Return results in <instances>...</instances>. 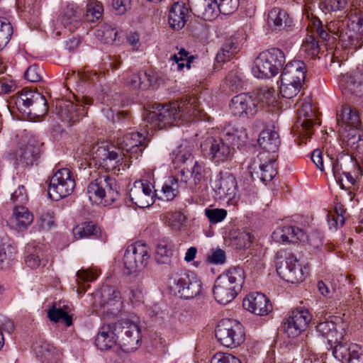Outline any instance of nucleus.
<instances>
[{
    "instance_id": "nucleus-1",
    "label": "nucleus",
    "mask_w": 363,
    "mask_h": 363,
    "mask_svg": "<svg viewBox=\"0 0 363 363\" xmlns=\"http://www.w3.org/2000/svg\"><path fill=\"white\" fill-rule=\"evenodd\" d=\"M196 96H185L180 101L167 105L159 104L147 113L145 121L150 129L161 130L175 125L179 120L189 121L200 113Z\"/></svg>"
},
{
    "instance_id": "nucleus-2",
    "label": "nucleus",
    "mask_w": 363,
    "mask_h": 363,
    "mask_svg": "<svg viewBox=\"0 0 363 363\" xmlns=\"http://www.w3.org/2000/svg\"><path fill=\"white\" fill-rule=\"evenodd\" d=\"M328 32L339 37L345 45L356 49L363 43V7H354L345 17L330 21L326 26Z\"/></svg>"
},
{
    "instance_id": "nucleus-3",
    "label": "nucleus",
    "mask_w": 363,
    "mask_h": 363,
    "mask_svg": "<svg viewBox=\"0 0 363 363\" xmlns=\"http://www.w3.org/2000/svg\"><path fill=\"white\" fill-rule=\"evenodd\" d=\"M245 278L244 270L240 267H231L219 275L213 291L215 299L224 305L231 302L241 291Z\"/></svg>"
},
{
    "instance_id": "nucleus-4",
    "label": "nucleus",
    "mask_w": 363,
    "mask_h": 363,
    "mask_svg": "<svg viewBox=\"0 0 363 363\" xmlns=\"http://www.w3.org/2000/svg\"><path fill=\"white\" fill-rule=\"evenodd\" d=\"M91 154L96 164L107 172L125 170L131 163L118 145H96L92 147Z\"/></svg>"
},
{
    "instance_id": "nucleus-5",
    "label": "nucleus",
    "mask_w": 363,
    "mask_h": 363,
    "mask_svg": "<svg viewBox=\"0 0 363 363\" xmlns=\"http://www.w3.org/2000/svg\"><path fill=\"white\" fill-rule=\"evenodd\" d=\"M285 62V56L279 48H271L259 53L254 62L252 72L259 79L277 75Z\"/></svg>"
},
{
    "instance_id": "nucleus-6",
    "label": "nucleus",
    "mask_w": 363,
    "mask_h": 363,
    "mask_svg": "<svg viewBox=\"0 0 363 363\" xmlns=\"http://www.w3.org/2000/svg\"><path fill=\"white\" fill-rule=\"evenodd\" d=\"M89 199L94 202L111 204L119 197L118 186L115 179L107 175H101L87 186Z\"/></svg>"
},
{
    "instance_id": "nucleus-7",
    "label": "nucleus",
    "mask_w": 363,
    "mask_h": 363,
    "mask_svg": "<svg viewBox=\"0 0 363 363\" xmlns=\"http://www.w3.org/2000/svg\"><path fill=\"white\" fill-rule=\"evenodd\" d=\"M218 341L227 347H236L245 339V333L242 325L234 319L221 320L215 330Z\"/></svg>"
},
{
    "instance_id": "nucleus-8",
    "label": "nucleus",
    "mask_w": 363,
    "mask_h": 363,
    "mask_svg": "<svg viewBox=\"0 0 363 363\" xmlns=\"http://www.w3.org/2000/svg\"><path fill=\"white\" fill-rule=\"evenodd\" d=\"M92 104V99L86 96L77 98L75 102L69 100L59 101L57 103V116L67 126H72L86 114L85 106H91Z\"/></svg>"
},
{
    "instance_id": "nucleus-9",
    "label": "nucleus",
    "mask_w": 363,
    "mask_h": 363,
    "mask_svg": "<svg viewBox=\"0 0 363 363\" xmlns=\"http://www.w3.org/2000/svg\"><path fill=\"white\" fill-rule=\"evenodd\" d=\"M15 104L20 112L27 115L40 116L45 115L48 110L45 96L32 90H23L15 98Z\"/></svg>"
},
{
    "instance_id": "nucleus-10",
    "label": "nucleus",
    "mask_w": 363,
    "mask_h": 363,
    "mask_svg": "<svg viewBox=\"0 0 363 363\" xmlns=\"http://www.w3.org/2000/svg\"><path fill=\"white\" fill-rule=\"evenodd\" d=\"M76 186L72 172L67 168L58 169L50 181L48 194L55 201L70 195Z\"/></svg>"
},
{
    "instance_id": "nucleus-11",
    "label": "nucleus",
    "mask_w": 363,
    "mask_h": 363,
    "mask_svg": "<svg viewBox=\"0 0 363 363\" xmlns=\"http://www.w3.org/2000/svg\"><path fill=\"white\" fill-rule=\"evenodd\" d=\"M170 288L181 297L189 299L201 294L202 284L194 274L184 273L171 278Z\"/></svg>"
},
{
    "instance_id": "nucleus-12",
    "label": "nucleus",
    "mask_w": 363,
    "mask_h": 363,
    "mask_svg": "<svg viewBox=\"0 0 363 363\" xmlns=\"http://www.w3.org/2000/svg\"><path fill=\"white\" fill-rule=\"evenodd\" d=\"M148 247L142 242L129 245L123 255V264L129 273L144 269L150 259Z\"/></svg>"
},
{
    "instance_id": "nucleus-13",
    "label": "nucleus",
    "mask_w": 363,
    "mask_h": 363,
    "mask_svg": "<svg viewBox=\"0 0 363 363\" xmlns=\"http://www.w3.org/2000/svg\"><path fill=\"white\" fill-rule=\"evenodd\" d=\"M312 320V315L304 308L293 310L283 323V330L290 338L300 335L308 327Z\"/></svg>"
},
{
    "instance_id": "nucleus-14",
    "label": "nucleus",
    "mask_w": 363,
    "mask_h": 363,
    "mask_svg": "<svg viewBox=\"0 0 363 363\" xmlns=\"http://www.w3.org/2000/svg\"><path fill=\"white\" fill-rule=\"evenodd\" d=\"M118 344L127 352L137 349L140 340L139 326L133 321L123 320L116 323Z\"/></svg>"
},
{
    "instance_id": "nucleus-15",
    "label": "nucleus",
    "mask_w": 363,
    "mask_h": 363,
    "mask_svg": "<svg viewBox=\"0 0 363 363\" xmlns=\"http://www.w3.org/2000/svg\"><path fill=\"white\" fill-rule=\"evenodd\" d=\"M201 148L215 163H221L230 158L233 154V147L223 138H210L201 145Z\"/></svg>"
},
{
    "instance_id": "nucleus-16",
    "label": "nucleus",
    "mask_w": 363,
    "mask_h": 363,
    "mask_svg": "<svg viewBox=\"0 0 363 363\" xmlns=\"http://www.w3.org/2000/svg\"><path fill=\"white\" fill-rule=\"evenodd\" d=\"M277 272L282 279L291 284L301 282L305 279L297 258L290 252L285 253L284 259L277 263Z\"/></svg>"
},
{
    "instance_id": "nucleus-17",
    "label": "nucleus",
    "mask_w": 363,
    "mask_h": 363,
    "mask_svg": "<svg viewBox=\"0 0 363 363\" xmlns=\"http://www.w3.org/2000/svg\"><path fill=\"white\" fill-rule=\"evenodd\" d=\"M347 327V324L340 318L334 317L331 320L319 323L316 325V330L319 335L327 339L330 346H333V344L342 341Z\"/></svg>"
},
{
    "instance_id": "nucleus-18",
    "label": "nucleus",
    "mask_w": 363,
    "mask_h": 363,
    "mask_svg": "<svg viewBox=\"0 0 363 363\" xmlns=\"http://www.w3.org/2000/svg\"><path fill=\"white\" fill-rule=\"evenodd\" d=\"M250 172L255 174L263 182H268L277 175L276 160L266 153H259L249 167Z\"/></svg>"
},
{
    "instance_id": "nucleus-19",
    "label": "nucleus",
    "mask_w": 363,
    "mask_h": 363,
    "mask_svg": "<svg viewBox=\"0 0 363 363\" xmlns=\"http://www.w3.org/2000/svg\"><path fill=\"white\" fill-rule=\"evenodd\" d=\"M117 145L125 153L129 161L138 159L146 147V138L139 132L127 133L121 138H118Z\"/></svg>"
},
{
    "instance_id": "nucleus-20",
    "label": "nucleus",
    "mask_w": 363,
    "mask_h": 363,
    "mask_svg": "<svg viewBox=\"0 0 363 363\" xmlns=\"http://www.w3.org/2000/svg\"><path fill=\"white\" fill-rule=\"evenodd\" d=\"M340 86L342 94L353 101L363 97V74L353 71L342 76Z\"/></svg>"
},
{
    "instance_id": "nucleus-21",
    "label": "nucleus",
    "mask_w": 363,
    "mask_h": 363,
    "mask_svg": "<svg viewBox=\"0 0 363 363\" xmlns=\"http://www.w3.org/2000/svg\"><path fill=\"white\" fill-rule=\"evenodd\" d=\"M154 186L147 181H137L129 191L130 201L139 208L149 207L154 203V197L156 190Z\"/></svg>"
},
{
    "instance_id": "nucleus-22",
    "label": "nucleus",
    "mask_w": 363,
    "mask_h": 363,
    "mask_svg": "<svg viewBox=\"0 0 363 363\" xmlns=\"http://www.w3.org/2000/svg\"><path fill=\"white\" fill-rule=\"evenodd\" d=\"M230 108L232 113L238 117H252L258 111L257 101L247 94L234 96L230 103Z\"/></svg>"
},
{
    "instance_id": "nucleus-23",
    "label": "nucleus",
    "mask_w": 363,
    "mask_h": 363,
    "mask_svg": "<svg viewBox=\"0 0 363 363\" xmlns=\"http://www.w3.org/2000/svg\"><path fill=\"white\" fill-rule=\"evenodd\" d=\"M213 189L220 199L233 200L238 191L236 178L231 173L221 172L214 182Z\"/></svg>"
},
{
    "instance_id": "nucleus-24",
    "label": "nucleus",
    "mask_w": 363,
    "mask_h": 363,
    "mask_svg": "<svg viewBox=\"0 0 363 363\" xmlns=\"http://www.w3.org/2000/svg\"><path fill=\"white\" fill-rule=\"evenodd\" d=\"M242 306L248 311L258 315H267L272 306L266 296L259 292L250 293L242 301Z\"/></svg>"
},
{
    "instance_id": "nucleus-25",
    "label": "nucleus",
    "mask_w": 363,
    "mask_h": 363,
    "mask_svg": "<svg viewBox=\"0 0 363 363\" xmlns=\"http://www.w3.org/2000/svg\"><path fill=\"white\" fill-rule=\"evenodd\" d=\"M273 240L277 242H305L308 235L301 228L291 225L277 228L272 233Z\"/></svg>"
},
{
    "instance_id": "nucleus-26",
    "label": "nucleus",
    "mask_w": 363,
    "mask_h": 363,
    "mask_svg": "<svg viewBox=\"0 0 363 363\" xmlns=\"http://www.w3.org/2000/svg\"><path fill=\"white\" fill-rule=\"evenodd\" d=\"M83 10L75 4H68L62 11L60 22L69 31L73 32L81 24Z\"/></svg>"
},
{
    "instance_id": "nucleus-27",
    "label": "nucleus",
    "mask_w": 363,
    "mask_h": 363,
    "mask_svg": "<svg viewBox=\"0 0 363 363\" xmlns=\"http://www.w3.org/2000/svg\"><path fill=\"white\" fill-rule=\"evenodd\" d=\"M189 10L184 3L176 2L170 8L168 23L171 28L179 30L183 28L189 18Z\"/></svg>"
},
{
    "instance_id": "nucleus-28",
    "label": "nucleus",
    "mask_w": 363,
    "mask_h": 363,
    "mask_svg": "<svg viewBox=\"0 0 363 363\" xmlns=\"http://www.w3.org/2000/svg\"><path fill=\"white\" fill-rule=\"evenodd\" d=\"M118 342V333L116 330V323L104 325L98 333L95 344L101 350H106L113 347Z\"/></svg>"
},
{
    "instance_id": "nucleus-29",
    "label": "nucleus",
    "mask_w": 363,
    "mask_h": 363,
    "mask_svg": "<svg viewBox=\"0 0 363 363\" xmlns=\"http://www.w3.org/2000/svg\"><path fill=\"white\" fill-rule=\"evenodd\" d=\"M38 155V148L30 143H21L14 152L17 164L23 167L33 165Z\"/></svg>"
},
{
    "instance_id": "nucleus-30",
    "label": "nucleus",
    "mask_w": 363,
    "mask_h": 363,
    "mask_svg": "<svg viewBox=\"0 0 363 363\" xmlns=\"http://www.w3.org/2000/svg\"><path fill=\"white\" fill-rule=\"evenodd\" d=\"M33 216L23 205L14 206L13 215L9 219L13 228L19 231L26 230L33 222Z\"/></svg>"
},
{
    "instance_id": "nucleus-31",
    "label": "nucleus",
    "mask_w": 363,
    "mask_h": 363,
    "mask_svg": "<svg viewBox=\"0 0 363 363\" xmlns=\"http://www.w3.org/2000/svg\"><path fill=\"white\" fill-rule=\"evenodd\" d=\"M306 65L301 60H294L288 62L284 68L281 78L286 81H296L303 83L306 78Z\"/></svg>"
},
{
    "instance_id": "nucleus-32",
    "label": "nucleus",
    "mask_w": 363,
    "mask_h": 363,
    "mask_svg": "<svg viewBox=\"0 0 363 363\" xmlns=\"http://www.w3.org/2000/svg\"><path fill=\"white\" fill-rule=\"evenodd\" d=\"M259 146L268 152H276L280 145L281 141L277 131L271 129L262 130L257 140Z\"/></svg>"
},
{
    "instance_id": "nucleus-33",
    "label": "nucleus",
    "mask_w": 363,
    "mask_h": 363,
    "mask_svg": "<svg viewBox=\"0 0 363 363\" xmlns=\"http://www.w3.org/2000/svg\"><path fill=\"white\" fill-rule=\"evenodd\" d=\"M337 122L340 126L345 125V129L348 127H359L361 124L357 112L347 105L342 106L341 109L337 111Z\"/></svg>"
},
{
    "instance_id": "nucleus-34",
    "label": "nucleus",
    "mask_w": 363,
    "mask_h": 363,
    "mask_svg": "<svg viewBox=\"0 0 363 363\" xmlns=\"http://www.w3.org/2000/svg\"><path fill=\"white\" fill-rule=\"evenodd\" d=\"M268 25L276 30H281L291 25L288 13L279 8H273L268 14Z\"/></svg>"
},
{
    "instance_id": "nucleus-35",
    "label": "nucleus",
    "mask_w": 363,
    "mask_h": 363,
    "mask_svg": "<svg viewBox=\"0 0 363 363\" xmlns=\"http://www.w3.org/2000/svg\"><path fill=\"white\" fill-rule=\"evenodd\" d=\"M100 298L101 303L108 307L116 305L121 306L122 303L120 291L112 286H103L100 289Z\"/></svg>"
},
{
    "instance_id": "nucleus-36",
    "label": "nucleus",
    "mask_w": 363,
    "mask_h": 363,
    "mask_svg": "<svg viewBox=\"0 0 363 363\" xmlns=\"http://www.w3.org/2000/svg\"><path fill=\"white\" fill-rule=\"evenodd\" d=\"M183 182L174 177H170L165 181L162 185L161 192L162 193V199L172 201L179 193V188Z\"/></svg>"
},
{
    "instance_id": "nucleus-37",
    "label": "nucleus",
    "mask_w": 363,
    "mask_h": 363,
    "mask_svg": "<svg viewBox=\"0 0 363 363\" xmlns=\"http://www.w3.org/2000/svg\"><path fill=\"white\" fill-rule=\"evenodd\" d=\"M345 129L347 134L344 135L347 145L351 148L357 149L359 152L363 147V131L358 127H348Z\"/></svg>"
},
{
    "instance_id": "nucleus-38",
    "label": "nucleus",
    "mask_w": 363,
    "mask_h": 363,
    "mask_svg": "<svg viewBox=\"0 0 363 363\" xmlns=\"http://www.w3.org/2000/svg\"><path fill=\"white\" fill-rule=\"evenodd\" d=\"M173 245L170 242L162 240L157 244L155 251V259L160 264H167L171 262Z\"/></svg>"
},
{
    "instance_id": "nucleus-39",
    "label": "nucleus",
    "mask_w": 363,
    "mask_h": 363,
    "mask_svg": "<svg viewBox=\"0 0 363 363\" xmlns=\"http://www.w3.org/2000/svg\"><path fill=\"white\" fill-rule=\"evenodd\" d=\"M95 35L99 40L109 44L116 40L118 31L111 25L104 24L96 30Z\"/></svg>"
},
{
    "instance_id": "nucleus-40",
    "label": "nucleus",
    "mask_w": 363,
    "mask_h": 363,
    "mask_svg": "<svg viewBox=\"0 0 363 363\" xmlns=\"http://www.w3.org/2000/svg\"><path fill=\"white\" fill-rule=\"evenodd\" d=\"M225 140L232 146L240 147L244 145L247 140V134L244 128H235L232 131L226 132L224 135Z\"/></svg>"
},
{
    "instance_id": "nucleus-41",
    "label": "nucleus",
    "mask_w": 363,
    "mask_h": 363,
    "mask_svg": "<svg viewBox=\"0 0 363 363\" xmlns=\"http://www.w3.org/2000/svg\"><path fill=\"white\" fill-rule=\"evenodd\" d=\"M353 346H358L357 344H342V341L340 342H337L336 344H333V346H330V349L333 350V354L335 359L339 361L348 362L349 358L352 354V349Z\"/></svg>"
},
{
    "instance_id": "nucleus-42",
    "label": "nucleus",
    "mask_w": 363,
    "mask_h": 363,
    "mask_svg": "<svg viewBox=\"0 0 363 363\" xmlns=\"http://www.w3.org/2000/svg\"><path fill=\"white\" fill-rule=\"evenodd\" d=\"M200 9L201 17L205 21H212L219 15L216 0H202Z\"/></svg>"
},
{
    "instance_id": "nucleus-43",
    "label": "nucleus",
    "mask_w": 363,
    "mask_h": 363,
    "mask_svg": "<svg viewBox=\"0 0 363 363\" xmlns=\"http://www.w3.org/2000/svg\"><path fill=\"white\" fill-rule=\"evenodd\" d=\"M28 255L26 257V265L31 269L39 267L44 262L43 250L40 247H28Z\"/></svg>"
},
{
    "instance_id": "nucleus-44",
    "label": "nucleus",
    "mask_w": 363,
    "mask_h": 363,
    "mask_svg": "<svg viewBox=\"0 0 363 363\" xmlns=\"http://www.w3.org/2000/svg\"><path fill=\"white\" fill-rule=\"evenodd\" d=\"M301 82L296 81H286L285 79L281 78V85L279 87L281 96L286 99H291L296 96L299 92L301 86Z\"/></svg>"
},
{
    "instance_id": "nucleus-45",
    "label": "nucleus",
    "mask_w": 363,
    "mask_h": 363,
    "mask_svg": "<svg viewBox=\"0 0 363 363\" xmlns=\"http://www.w3.org/2000/svg\"><path fill=\"white\" fill-rule=\"evenodd\" d=\"M127 84L133 89H146L151 85L150 76L145 72L134 74Z\"/></svg>"
},
{
    "instance_id": "nucleus-46",
    "label": "nucleus",
    "mask_w": 363,
    "mask_h": 363,
    "mask_svg": "<svg viewBox=\"0 0 363 363\" xmlns=\"http://www.w3.org/2000/svg\"><path fill=\"white\" fill-rule=\"evenodd\" d=\"M73 232L76 238H86L91 235H96L99 228L91 222H85L76 226Z\"/></svg>"
},
{
    "instance_id": "nucleus-47",
    "label": "nucleus",
    "mask_w": 363,
    "mask_h": 363,
    "mask_svg": "<svg viewBox=\"0 0 363 363\" xmlns=\"http://www.w3.org/2000/svg\"><path fill=\"white\" fill-rule=\"evenodd\" d=\"M54 213L50 210H43L37 219V225L43 231L50 230L55 226Z\"/></svg>"
},
{
    "instance_id": "nucleus-48",
    "label": "nucleus",
    "mask_w": 363,
    "mask_h": 363,
    "mask_svg": "<svg viewBox=\"0 0 363 363\" xmlns=\"http://www.w3.org/2000/svg\"><path fill=\"white\" fill-rule=\"evenodd\" d=\"M348 164L352 165L354 168V171L353 174L350 172H342V177L344 179L343 183L340 184L342 188H350V186L354 185L356 183V179L359 177V176H362V172L360 169V167L354 162L352 158H348Z\"/></svg>"
},
{
    "instance_id": "nucleus-49",
    "label": "nucleus",
    "mask_w": 363,
    "mask_h": 363,
    "mask_svg": "<svg viewBox=\"0 0 363 363\" xmlns=\"http://www.w3.org/2000/svg\"><path fill=\"white\" fill-rule=\"evenodd\" d=\"M237 47L230 40L226 41L216 55V60L218 62L229 61L236 52Z\"/></svg>"
},
{
    "instance_id": "nucleus-50",
    "label": "nucleus",
    "mask_w": 363,
    "mask_h": 363,
    "mask_svg": "<svg viewBox=\"0 0 363 363\" xmlns=\"http://www.w3.org/2000/svg\"><path fill=\"white\" fill-rule=\"evenodd\" d=\"M171 59L176 63L177 69L181 71L184 67L190 69L191 63L194 60V56H189V52L182 48L177 54L172 55Z\"/></svg>"
},
{
    "instance_id": "nucleus-51",
    "label": "nucleus",
    "mask_w": 363,
    "mask_h": 363,
    "mask_svg": "<svg viewBox=\"0 0 363 363\" xmlns=\"http://www.w3.org/2000/svg\"><path fill=\"white\" fill-rule=\"evenodd\" d=\"M13 34V28L10 22L4 17H0V50L9 42Z\"/></svg>"
},
{
    "instance_id": "nucleus-52",
    "label": "nucleus",
    "mask_w": 363,
    "mask_h": 363,
    "mask_svg": "<svg viewBox=\"0 0 363 363\" xmlns=\"http://www.w3.org/2000/svg\"><path fill=\"white\" fill-rule=\"evenodd\" d=\"M48 317L50 321L57 323L60 320L65 322L67 326H70L72 323V317L61 308H57L52 306L48 311Z\"/></svg>"
},
{
    "instance_id": "nucleus-53",
    "label": "nucleus",
    "mask_w": 363,
    "mask_h": 363,
    "mask_svg": "<svg viewBox=\"0 0 363 363\" xmlns=\"http://www.w3.org/2000/svg\"><path fill=\"white\" fill-rule=\"evenodd\" d=\"M104 11L103 6L98 1H91L86 6V13L84 15L86 21L94 22L100 18Z\"/></svg>"
},
{
    "instance_id": "nucleus-54",
    "label": "nucleus",
    "mask_w": 363,
    "mask_h": 363,
    "mask_svg": "<svg viewBox=\"0 0 363 363\" xmlns=\"http://www.w3.org/2000/svg\"><path fill=\"white\" fill-rule=\"evenodd\" d=\"M301 50L311 58H314L319 54L320 48L314 36L308 35L306 38L302 43Z\"/></svg>"
},
{
    "instance_id": "nucleus-55",
    "label": "nucleus",
    "mask_w": 363,
    "mask_h": 363,
    "mask_svg": "<svg viewBox=\"0 0 363 363\" xmlns=\"http://www.w3.org/2000/svg\"><path fill=\"white\" fill-rule=\"evenodd\" d=\"M14 250L10 238L6 235L0 236V265L11 257Z\"/></svg>"
},
{
    "instance_id": "nucleus-56",
    "label": "nucleus",
    "mask_w": 363,
    "mask_h": 363,
    "mask_svg": "<svg viewBox=\"0 0 363 363\" xmlns=\"http://www.w3.org/2000/svg\"><path fill=\"white\" fill-rule=\"evenodd\" d=\"M219 13L229 15L234 13L239 6V0H216Z\"/></svg>"
},
{
    "instance_id": "nucleus-57",
    "label": "nucleus",
    "mask_w": 363,
    "mask_h": 363,
    "mask_svg": "<svg viewBox=\"0 0 363 363\" xmlns=\"http://www.w3.org/2000/svg\"><path fill=\"white\" fill-rule=\"evenodd\" d=\"M257 95L260 102L266 105L276 101L275 91L273 88L264 86L257 90Z\"/></svg>"
},
{
    "instance_id": "nucleus-58",
    "label": "nucleus",
    "mask_w": 363,
    "mask_h": 363,
    "mask_svg": "<svg viewBox=\"0 0 363 363\" xmlns=\"http://www.w3.org/2000/svg\"><path fill=\"white\" fill-rule=\"evenodd\" d=\"M342 158H337L335 160L332 159V171L333 176L336 181L340 184L343 183L344 179L342 177V172H345L347 169V164L348 163V162H347L346 161L342 162Z\"/></svg>"
},
{
    "instance_id": "nucleus-59",
    "label": "nucleus",
    "mask_w": 363,
    "mask_h": 363,
    "mask_svg": "<svg viewBox=\"0 0 363 363\" xmlns=\"http://www.w3.org/2000/svg\"><path fill=\"white\" fill-rule=\"evenodd\" d=\"M252 242V236L248 232H239L238 235L233 237V245L237 248H248Z\"/></svg>"
},
{
    "instance_id": "nucleus-60",
    "label": "nucleus",
    "mask_w": 363,
    "mask_h": 363,
    "mask_svg": "<svg viewBox=\"0 0 363 363\" xmlns=\"http://www.w3.org/2000/svg\"><path fill=\"white\" fill-rule=\"evenodd\" d=\"M345 0H321L320 8L325 13L336 11L345 8Z\"/></svg>"
},
{
    "instance_id": "nucleus-61",
    "label": "nucleus",
    "mask_w": 363,
    "mask_h": 363,
    "mask_svg": "<svg viewBox=\"0 0 363 363\" xmlns=\"http://www.w3.org/2000/svg\"><path fill=\"white\" fill-rule=\"evenodd\" d=\"M227 211L223 208H206L205 215L211 223H217L223 221L227 216Z\"/></svg>"
},
{
    "instance_id": "nucleus-62",
    "label": "nucleus",
    "mask_w": 363,
    "mask_h": 363,
    "mask_svg": "<svg viewBox=\"0 0 363 363\" xmlns=\"http://www.w3.org/2000/svg\"><path fill=\"white\" fill-rule=\"evenodd\" d=\"M167 219L169 225L171 226L173 230H178L182 226L186 217L182 212L177 211L168 213L167 215Z\"/></svg>"
},
{
    "instance_id": "nucleus-63",
    "label": "nucleus",
    "mask_w": 363,
    "mask_h": 363,
    "mask_svg": "<svg viewBox=\"0 0 363 363\" xmlns=\"http://www.w3.org/2000/svg\"><path fill=\"white\" fill-rule=\"evenodd\" d=\"M44 70L42 67L33 65L30 66L25 72V78L31 82H38L43 79Z\"/></svg>"
},
{
    "instance_id": "nucleus-64",
    "label": "nucleus",
    "mask_w": 363,
    "mask_h": 363,
    "mask_svg": "<svg viewBox=\"0 0 363 363\" xmlns=\"http://www.w3.org/2000/svg\"><path fill=\"white\" fill-rule=\"evenodd\" d=\"M211 363H242L240 359L230 353L217 352L211 358Z\"/></svg>"
}]
</instances>
